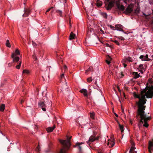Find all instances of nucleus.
Returning a JSON list of instances; mask_svg holds the SVG:
<instances>
[{
    "mask_svg": "<svg viewBox=\"0 0 153 153\" xmlns=\"http://www.w3.org/2000/svg\"><path fill=\"white\" fill-rule=\"evenodd\" d=\"M71 24H70V26L71 27Z\"/></svg>",
    "mask_w": 153,
    "mask_h": 153,
    "instance_id": "62",
    "label": "nucleus"
},
{
    "mask_svg": "<svg viewBox=\"0 0 153 153\" xmlns=\"http://www.w3.org/2000/svg\"><path fill=\"white\" fill-rule=\"evenodd\" d=\"M24 101V100H21L20 103H21V104H22V103Z\"/></svg>",
    "mask_w": 153,
    "mask_h": 153,
    "instance_id": "52",
    "label": "nucleus"
},
{
    "mask_svg": "<svg viewBox=\"0 0 153 153\" xmlns=\"http://www.w3.org/2000/svg\"><path fill=\"white\" fill-rule=\"evenodd\" d=\"M33 58L35 59V60H37V58L36 56V55L35 54H34L33 55Z\"/></svg>",
    "mask_w": 153,
    "mask_h": 153,
    "instance_id": "38",
    "label": "nucleus"
},
{
    "mask_svg": "<svg viewBox=\"0 0 153 153\" xmlns=\"http://www.w3.org/2000/svg\"><path fill=\"white\" fill-rule=\"evenodd\" d=\"M53 7H50L46 11V12H49V11H50L51 9H53Z\"/></svg>",
    "mask_w": 153,
    "mask_h": 153,
    "instance_id": "42",
    "label": "nucleus"
},
{
    "mask_svg": "<svg viewBox=\"0 0 153 153\" xmlns=\"http://www.w3.org/2000/svg\"><path fill=\"white\" fill-rule=\"evenodd\" d=\"M139 71H140L142 74L143 73V71H144V69H138Z\"/></svg>",
    "mask_w": 153,
    "mask_h": 153,
    "instance_id": "37",
    "label": "nucleus"
},
{
    "mask_svg": "<svg viewBox=\"0 0 153 153\" xmlns=\"http://www.w3.org/2000/svg\"><path fill=\"white\" fill-rule=\"evenodd\" d=\"M110 27L112 30H116V28H115V26L114 27L111 25H110Z\"/></svg>",
    "mask_w": 153,
    "mask_h": 153,
    "instance_id": "36",
    "label": "nucleus"
},
{
    "mask_svg": "<svg viewBox=\"0 0 153 153\" xmlns=\"http://www.w3.org/2000/svg\"><path fill=\"white\" fill-rule=\"evenodd\" d=\"M55 128L56 126L54 125L52 127H49L48 128H46V130L48 132H52Z\"/></svg>",
    "mask_w": 153,
    "mask_h": 153,
    "instance_id": "11",
    "label": "nucleus"
},
{
    "mask_svg": "<svg viewBox=\"0 0 153 153\" xmlns=\"http://www.w3.org/2000/svg\"><path fill=\"white\" fill-rule=\"evenodd\" d=\"M80 92L83 94L85 97H87L88 96V94L87 90L85 89H82L79 91Z\"/></svg>",
    "mask_w": 153,
    "mask_h": 153,
    "instance_id": "7",
    "label": "nucleus"
},
{
    "mask_svg": "<svg viewBox=\"0 0 153 153\" xmlns=\"http://www.w3.org/2000/svg\"><path fill=\"white\" fill-rule=\"evenodd\" d=\"M121 74L122 75V73H121Z\"/></svg>",
    "mask_w": 153,
    "mask_h": 153,
    "instance_id": "64",
    "label": "nucleus"
},
{
    "mask_svg": "<svg viewBox=\"0 0 153 153\" xmlns=\"http://www.w3.org/2000/svg\"><path fill=\"white\" fill-rule=\"evenodd\" d=\"M127 61H128L129 62H132L131 59V57H129L128 58H127Z\"/></svg>",
    "mask_w": 153,
    "mask_h": 153,
    "instance_id": "40",
    "label": "nucleus"
},
{
    "mask_svg": "<svg viewBox=\"0 0 153 153\" xmlns=\"http://www.w3.org/2000/svg\"><path fill=\"white\" fill-rule=\"evenodd\" d=\"M123 1V2L126 4H127L128 0H121L120 1H118L116 2V4L117 8L120 10L123 11L124 9V7L123 5H120V2Z\"/></svg>",
    "mask_w": 153,
    "mask_h": 153,
    "instance_id": "3",
    "label": "nucleus"
},
{
    "mask_svg": "<svg viewBox=\"0 0 153 153\" xmlns=\"http://www.w3.org/2000/svg\"><path fill=\"white\" fill-rule=\"evenodd\" d=\"M113 113H114V115H115V116L118 117V115L116 114V113L115 112H114V111H113Z\"/></svg>",
    "mask_w": 153,
    "mask_h": 153,
    "instance_id": "45",
    "label": "nucleus"
},
{
    "mask_svg": "<svg viewBox=\"0 0 153 153\" xmlns=\"http://www.w3.org/2000/svg\"><path fill=\"white\" fill-rule=\"evenodd\" d=\"M90 117L93 119L94 117V112L90 113Z\"/></svg>",
    "mask_w": 153,
    "mask_h": 153,
    "instance_id": "28",
    "label": "nucleus"
},
{
    "mask_svg": "<svg viewBox=\"0 0 153 153\" xmlns=\"http://www.w3.org/2000/svg\"><path fill=\"white\" fill-rule=\"evenodd\" d=\"M102 15L104 18L106 19L107 18V15L106 13H103Z\"/></svg>",
    "mask_w": 153,
    "mask_h": 153,
    "instance_id": "35",
    "label": "nucleus"
},
{
    "mask_svg": "<svg viewBox=\"0 0 153 153\" xmlns=\"http://www.w3.org/2000/svg\"><path fill=\"white\" fill-rule=\"evenodd\" d=\"M131 124H132V123H131Z\"/></svg>",
    "mask_w": 153,
    "mask_h": 153,
    "instance_id": "61",
    "label": "nucleus"
},
{
    "mask_svg": "<svg viewBox=\"0 0 153 153\" xmlns=\"http://www.w3.org/2000/svg\"><path fill=\"white\" fill-rule=\"evenodd\" d=\"M119 123V125L120 129L121 131V133H122L124 131V130L123 129V126L122 125H121L119 123Z\"/></svg>",
    "mask_w": 153,
    "mask_h": 153,
    "instance_id": "22",
    "label": "nucleus"
},
{
    "mask_svg": "<svg viewBox=\"0 0 153 153\" xmlns=\"http://www.w3.org/2000/svg\"><path fill=\"white\" fill-rule=\"evenodd\" d=\"M30 12V10L29 9H27L25 11V14H23V17H26L28 16Z\"/></svg>",
    "mask_w": 153,
    "mask_h": 153,
    "instance_id": "17",
    "label": "nucleus"
},
{
    "mask_svg": "<svg viewBox=\"0 0 153 153\" xmlns=\"http://www.w3.org/2000/svg\"><path fill=\"white\" fill-rule=\"evenodd\" d=\"M128 62L127 58H124L123 59V60L122 61V62L123 63H125V62Z\"/></svg>",
    "mask_w": 153,
    "mask_h": 153,
    "instance_id": "33",
    "label": "nucleus"
},
{
    "mask_svg": "<svg viewBox=\"0 0 153 153\" xmlns=\"http://www.w3.org/2000/svg\"><path fill=\"white\" fill-rule=\"evenodd\" d=\"M6 45L7 47L10 48L11 47L10 44L9 42V40L7 39L6 40Z\"/></svg>",
    "mask_w": 153,
    "mask_h": 153,
    "instance_id": "21",
    "label": "nucleus"
},
{
    "mask_svg": "<svg viewBox=\"0 0 153 153\" xmlns=\"http://www.w3.org/2000/svg\"><path fill=\"white\" fill-rule=\"evenodd\" d=\"M87 80L88 82H91L92 80V77H90L88 78L87 79Z\"/></svg>",
    "mask_w": 153,
    "mask_h": 153,
    "instance_id": "31",
    "label": "nucleus"
},
{
    "mask_svg": "<svg viewBox=\"0 0 153 153\" xmlns=\"http://www.w3.org/2000/svg\"><path fill=\"white\" fill-rule=\"evenodd\" d=\"M36 150L37 151H40L39 147V146H38V147H37V148H36Z\"/></svg>",
    "mask_w": 153,
    "mask_h": 153,
    "instance_id": "47",
    "label": "nucleus"
},
{
    "mask_svg": "<svg viewBox=\"0 0 153 153\" xmlns=\"http://www.w3.org/2000/svg\"><path fill=\"white\" fill-rule=\"evenodd\" d=\"M115 143L114 141V139L112 137L111 140H108L107 145L109 146L110 147H112L114 145Z\"/></svg>",
    "mask_w": 153,
    "mask_h": 153,
    "instance_id": "5",
    "label": "nucleus"
},
{
    "mask_svg": "<svg viewBox=\"0 0 153 153\" xmlns=\"http://www.w3.org/2000/svg\"><path fill=\"white\" fill-rule=\"evenodd\" d=\"M48 102H49V104L50 105V106L51 107V101H49Z\"/></svg>",
    "mask_w": 153,
    "mask_h": 153,
    "instance_id": "53",
    "label": "nucleus"
},
{
    "mask_svg": "<svg viewBox=\"0 0 153 153\" xmlns=\"http://www.w3.org/2000/svg\"><path fill=\"white\" fill-rule=\"evenodd\" d=\"M123 137V135H122V138Z\"/></svg>",
    "mask_w": 153,
    "mask_h": 153,
    "instance_id": "60",
    "label": "nucleus"
},
{
    "mask_svg": "<svg viewBox=\"0 0 153 153\" xmlns=\"http://www.w3.org/2000/svg\"><path fill=\"white\" fill-rule=\"evenodd\" d=\"M130 142L131 143V146L129 151L130 153H136V151L134 150L135 148L134 147V143L132 140H130Z\"/></svg>",
    "mask_w": 153,
    "mask_h": 153,
    "instance_id": "4",
    "label": "nucleus"
},
{
    "mask_svg": "<svg viewBox=\"0 0 153 153\" xmlns=\"http://www.w3.org/2000/svg\"><path fill=\"white\" fill-rule=\"evenodd\" d=\"M43 78L45 81H48L49 80L50 78L48 75V76H45Z\"/></svg>",
    "mask_w": 153,
    "mask_h": 153,
    "instance_id": "25",
    "label": "nucleus"
},
{
    "mask_svg": "<svg viewBox=\"0 0 153 153\" xmlns=\"http://www.w3.org/2000/svg\"><path fill=\"white\" fill-rule=\"evenodd\" d=\"M133 10L132 8L128 6L126 9V13H131Z\"/></svg>",
    "mask_w": 153,
    "mask_h": 153,
    "instance_id": "12",
    "label": "nucleus"
},
{
    "mask_svg": "<svg viewBox=\"0 0 153 153\" xmlns=\"http://www.w3.org/2000/svg\"><path fill=\"white\" fill-rule=\"evenodd\" d=\"M98 139V138H95L93 136H91L89 138L88 142H93Z\"/></svg>",
    "mask_w": 153,
    "mask_h": 153,
    "instance_id": "16",
    "label": "nucleus"
},
{
    "mask_svg": "<svg viewBox=\"0 0 153 153\" xmlns=\"http://www.w3.org/2000/svg\"><path fill=\"white\" fill-rule=\"evenodd\" d=\"M42 109L44 111H46V109L45 108H42Z\"/></svg>",
    "mask_w": 153,
    "mask_h": 153,
    "instance_id": "51",
    "label": "nucleus"
},
{
    "mask_svg": "<svg viewBox=\"0 0 153 153\" xmlns=\"http://www.w3.org/2000/svg\"><path fill=\"white\" fill-rule=\"evenodd\" d=\"M39 105L41 107H42L45 106V104L44 103V102H40L39 103Z\"/></svg>",
    "mask_w": 153,
    "mask_h": 153,
    "instance_id": "24",
    "label": "nucleus"
},
{
    "mask_svg": "<svg viewBox=\"0 0 153 153\" xmlns=\"http://www.w3.org/2000/svg\"><path fill=\"white\" fill-rule=\"evenodd\" d=\"M133 75L134 78L135 79H137L140 77L139 74H138L137 72H134L133 73Z\"/></svg>",
    "mask_w": 153,
    "mask_h": 153,
    "instance_id": "18",
    "label": "nucleus"
},
{
    "mask_svg": "<svg viewBox=\"0 0 153 153\" xmlns=\"http://www.w3.org/2000/svg\"><path fill=\"white\" fill-rule=\"evenodd\" d=\"M56 13H58L60 16H62V11L59 10H56Z\"/></svg>",
    "mask_w": 153,
    "mask_h": 153,
    "instance_id": "23",
    "label": "nucleus"
},
{
    "mask_svg": "<svg viewBox=\"0 0 153 153\" xmlns=\"http://www.w3.org/2000/svg\"><path fill=\"white\" fill-rule=\"evenodd\" d=\"M99 91H100V92H100V91H100V89H99Z\"/></svg>",
    "mask_w": 153,
    "mask_h": 153,
    "instance_id": "56",
    "label": "nucleus"
},
{
    "mask_svg": "<svg viewBox=\"0 0 153 153\" xmlns=\"http://www.w3.org/2000/svg\"><path fill=\"white\" fill-rule=\"evenodd\" d=\"M71 137H70L67 140H59L60 142L63 145V147L61 149L60 153H67L66 148L68 149H69L71 145L70 140L71 139Z\"/></svg>",
    "mask_w": 153,
    "mask_h": 153,
    "instance_id": "2",
    "label": "nucleus"
},
{
    "mask_svg": "<svg viewBox=\"0 0 153 153\" xmlns=\"http://www.w3.org/2000/svg\"><path fill=\"white\" fill-rule=\"evenodd\" d=\"M106 62L109 65L110 63V62L108 60H106Z\"/></svg>",
    "mask_w": 153,
    "mask_h": 153,
    "instance_id": "49",
    "label": "nucleus"
},
{
    "mask_svg": "<svg viewBox=\"0 0 153 153\" xmlns=\"http://www.w3.org/2000/svg\"><path fill=\"white\" fill-rule=\"evenodd\" d=\"M13 59V61L14 62H18L19 60V58L17 56H14L12 57Z\"/></svg>",
    "mask_w": 153,
    "mask_h": 153,
    "instance_id": "19",
    "label": "nucleus"
},
{
    "mask_svg": "<svg viewBox=\"0 0 153 153\" xmlns=\"http://www.w3.org/2000/svg\"><path fill=\"white\" fill-rule=\"evenodd\" d=\"M26 3V2H24V4H25Z\"/></svg>",
    "mask_w": 153,
    "mask_h": 153,
    "instance_id": "58",
    "label": "nucleus"
},
{
    "mask_svg": "<svg viewBox=\"0 0 153 153\" xmlns=\"http://www.w3.org/2000/svg\"><path fill=\"white\" fill-rule=\"evenodd\" d=\"M153 96V86H152L149 89H144L141 91L140 94H137L136 93H134V97L139 99V101L137 104L138 106L137 110V118L138 117H140V122L144 123L143 126L146 127H148L149 125L147 123V121L150 120L149 117H147L145 114L144 110L146 106H144L146 103V96L147 98H152Z\"/></svg>",
    "mask_w": 153,
    "mask_h": 153,
    "instance_id": "1",
    "label": "nucleus"
},
{
    "mask_svg": "<svg viewBox=\"0 0 153 153\" xmlns=\"http://www.w3.org/2000/svg\"><path fill=\"white\" fill-rule=\"evenodd\" d=\"M123 63V65L124 67V68H126V66H127V65L124 63Z\"/></svg>",
    "mask_w": 153,
    "mask_h": 153,
    "instance_id": "48",
    "label": "nucleus"
},
{
    "mask_svg": "<svg viewBox=\"0 0 153 153\" xmlns=\"http://www.w3.org/2000/svg\"><path fill=\"white\" fill-rule=\"evenodd\" d=\"M101 98L103 100H104V97L103 96H102V95L101 96Z\"/></svg>",
    "mask_w": 153,
    "mask_h": 153,
    "instance_id": "54",
    "label": "nucleus"
},
{
    "mask_svg": "<svg viewBox=\"0 0 153 153\" xmlns=\"http://www.w3.org/2000/svg\"><path fill=\"white\" fill-rule=\"evenodd\" d=\"M5 107V105L4 104H2L0 105V111H3Z\"/></svg>",
    "mask_w": 153,
    "mask_h": 153,
    "instance_id": "20",
    "label": "nucleus"
},
{
    "mask_svg": "<svg viewBox=\"0 0 153 153\" xmlns=\"http://www.w3.org/2000/svg\"><path fill=\"white\" fill-rule=\"evenodd\" d=\"M140 58L141 59L142 61H149L150 60V59L148 58V55L147 54L145 56L143 55L140 56Z\"/></svg>",
    "mask_w": 153,
    "mask_h": 153,
    "instance_id": "8",
    "label": "nucleus"
},
{
    "mask_svg": "<svg viewBox=\"0 0 153 153\" xmlns=\"http://www.w3.org/2000/svg\"><path fill=\"white\" fill-rule=\"evenodd\" d=\"M123 26L120 24L117 25L115 26V28H116V30L123 31Z\"/></svg>",
    "mask_w": 153,
    "mask_h": 153,
    "instance_id": "6",
    "label": "nucleus"
},
{
    "mask_svg": "<svg viewBox=\"0 0 153 153\" xmlns=\"http://www.w3.org/2000/svg\"><path fill=\"white\" fill-rule=\"evenodd\" d=\"M98 6H100L102 4V3L101 2H100L99 3H97Z\"/></svg>",
    "mask_w": 153,
    "mask_h": 153,
    "instance_id": "44",
    "label": "nucleus"
},
{
    "mask_svg": "<svg viewBox=\"0 0 153 153\" xmlns=\"http://www.w3.org/2000/svg\"><path fill=\"white\" fill-rule=\"evenodd\" d=\"M20 54L19 51L17 49H16L15 51V53H13L11 55V57H13L14 56H16L17 55Z\"/></svg>",
    "mask_w": 153,
    "mask_h": 153,
    "instance_id": "13",
    "label": "nucleus"
},
{
    "mask_svg": "<svg viewBox=\"0 0 153 153\" xmlns=\"http://www.w3.org/2000/svg\"><path fill=\"white\" fill-rule=\"evenodd\" d=\"M21 63L22 61L20 60L19 64L16 66V68L18 69H19L20 68Z\"/></svg>",
    "mask_w": 153,
    "mask_h": 153,
    "instance_id": "26",
    "label": "nucleus"
},
{
    "mask_svg": "<svg viewBox=\"0 0 153 153\" xmlns=\"http://www.w3.org/2000/svg\"><path fill=\"white\" fill-rule=\"evenodd\" d=\"M23 73L28 74L29 73V71L28 70H24L22 72Z\"/></svg>",
    "mask_w": 153,
    "mask_h": 153,
    "instance_id": "32",
    "label": "nucleus"
},
{
    "mask_svg": "<svg viewBox=\"0 0 153 153\" xmlns=\"http://www.w3.org/2000/svg\"><path fill=\"white\" fill-rule=\"evenodd\" d=\"M57 39H59V37H58V36H57Z\"/></svg>",
    "mask_w": 153,
    "mask_h": 153,
    "instance_id": "59",
    "label": "nucleus"
},
{
    "mask_svg": "<svg viewBox=\"0 0 153 153\" xmlns=\"http://www.w3.org/2000/svg\"><path fill=\"white\" fill-rule=\"evenodd\" d=\"M114 2L113 1H110L108 4V7H107V10H110L114 5Z\"/></svg>",
    "mask_w": 153,
    "mask_h": 153,
    "instance_id": "10",
    "label": "nucleus"
},
{
    "mask_svg": "<svg viewBox=\"0 0 153 153\" xmlns=\"http://www.w3.org/2000/svg\"><path fill=\"white\" fill-rule=\"evenodd\" d=\"M135 11L136 13H138L139 11V9L138 8H137L136 9Z\"/></svg>",
    "mask_w": 153,
    "mask_h": 153,
    "instance_id": "41",
    "label": "nucleus"
},
{
    "mask_svg": "<svg viewBox=\"0 0 153 153\" xmlns=\"http://www.w3.org/2000/svg\"><path fill=\"white\" fill-rule=\"evenodd\" d=\"M113 41L117 45H120V43H119V42L118 41L115 40H114Z\"/></svg>",
    "mask_w": 153,
    "mask_h": 153,
    "instance_id": "34",
    "label": "nucleus"
},
{
    "mask_svg": "<svg viewBox=\"0 0 153 153\" xmlns=\"http://www.w3.org/2000/svg\"><path fill=\"white\" fill-rule=\"evenodd\" d=\"M117 88L119 91L120 92L121 91V90H120V87L119 86H117Z\"/></svg>",
    "mask_w": 153,
    "mask_h": 153,
    "instance_id": "50",
    "label": "nucleus"
},
{
    "mask_svg": "<svg viewBox=\"0 0 153 153\" xmlns=\"http://www.w3.org/2000/svg\"><path fill=\"white\" fill-rule=\"evenodd\" d=\"M153 146V143L151 141H149V152H150L152 149V147Z\"/></svg>",
    "mask_w": 153,
    "mask_h": 153,
    "instance_id": "15",
    "label": "nucleus"
},
{
    "mask_svg": "<svg viewBox=\"0 0 153 153\" xmlns=\"http://www.w3.org/2000/svg\"><path fill=\"white\" fill-rule=\"evenodd\" d=\"M63 68L65 71H66L67 69V67L65 65H64L63 67Z\"/></svg>",
    "mask_w": 153,
    "mask_h": 153,
    "instance_id": "39",
    "label": "nucleus"
},
{
    "mask_svg": "<svg viewBox=\"0 0 153 153\" xmlns=\"http://www.w3.org/2000/svg\"><path fill=\"white\" fill-rule=\"evenodd\" d=\"M32 44H33V46H36V44L33 42Z\"/></svg>",
    "mask_w": 153,
    "mask_h": 153,
    "instance_id": "43",
    "label": "nucleus"
},
{
    "mask_svg": "<svg viewBox=\"0 0 153 153\" xmlns=\"http://www.w3.org/2000/svg\"><path fill=\"white\" fill-rule=\"evenodd\" d=\"M48 68L49 69L50 68H51V67L50 66H49L48 67Z\"/></svg>",
    "mask_w": 153,
    "mask_h": 153,
    "instance_id": "57",
    "label": "nucleus"
},
{
    "mask_svg": "<svg viewBox=\"0 0 153 153\" xmlns=\"http://www.w3.org/2000/svg\"><path fill=\"white\" fill-rule=\"evenodd\" d=\"M92 69V67H90L88 69L86 70L85 73L87 74L88 72L91 71Z\"/></svg>",
    "mask_w": 153,
    "mask_h": 153,
    "instance_id": "29",
    "label": "nucleus"
},
{
    "mask_svg": "<svg viewBox=\"0 0 153 153\" xmlns=\"http://www.w3.org/2000/svg\"><path fill=\"white\" fill-rule=\"evenodd\" d=\"M46 152H48V151H46Z\"/></svg>",
    "mask_w": 153,
    "mask_h": 153,
    "instance_id": "63",
    "label": "nucleus"
},
{
    "mask_svg": "<svg viewBox=\"0 0 153 153\" xmlns=\"http://www.w3.org/2000/svg\"><path fill=\"white\" fill-rule=\"evenodd\" d=\"M117 38L118 39L120 40L123 41L125 40V38L124 37L122 36H120L117 37Z\"/></svg>",
    "mask_w": 153,
    "mask_h": 153,
    "instance_id": "27",
    "label": "nucleus"
},
{
    "mask_svg": "<svg viewBox=\"0 0 153 153\" xmlns=\"http://www.w3.org/2000/svg\"><path fill=\"white\" fill-rule=\"evenodd\" d=\"M83 143H76V145L74 146L75 147H77L80 151L82 150V146H81V145L83 144Z\"/></svg>",
    "mask_w": 153,
    "mask_h": 153,
    "instance_id": "9",
    "label": "nucleus"
},
{
    "mask_svg": "<svg viewBox=\"0 0 153 153\" xmlns=\"http://www.w3.org/2000/svg\"><path fill=\"white\" fill-rule=\"evenodd\" d=\"M138 69H144V68L143 67V65L142 64H140V65L139 66V67L138 68Z\"/></svg>",
    "mask_w": 153,
    "mask_h": 153,
    "instance_id": "30",
    "label": "nucleus"
},
{
    "mask_svg": "<svg viewBox=\"0 0 153 153\" xmlns=\"http://www.w3.org/2000/svg\"><path fill=\"white\" fill-rule=\"evenodd\" d=\"M64 74H62L61 76V78H64Z\"/></svg>",
    "mask_w": 153,
    "mask_h": 153,
    "instance_id": "46",
    "label": "nucleus"
},
{
    "mask_svg": "<svg viewBox=\"0 0 153 153\" xmlns=\"http://www.w3.org/2000/svg\"><path fill=\"white\" fill-rule=\"evenodd\" d=\"M76 38V34L71 32L69 36V40H71L75 39Z\"/></svg>",
    "mask_w": 153,
    "mask_h": 153,
    "instance_id": "14",
    "label": "nucleus"
},
{
    "mask_svg": "<svg viewBox=\"0 0 153 153\" xmlns=\"http://www.w3.org/2000/svg\"><path fill=\"white\" fill-rule=\"evenodd\" d=\"M107 46H109V45L108 44H105Z\"/></svg>",
    "mask_w": 153,
    "mask_h": 153,
    "instance_id": "55",
    "label": "nucleus"
}]
</instances>
